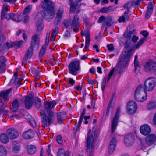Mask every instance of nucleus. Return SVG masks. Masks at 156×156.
I'll return each mask as SVG.
<instances>
[{
  "label": "nucleus",
  "instance_id": "e2e57ef3",
  "mask_svg": "<svg viewBox=\"0 0 156 156\" xmlns=\"http://www.w3.org/2000/svg\"><path fill=\"white\" fill-rule=\"evenodd\" d=\"M64 37L66 38H68L70 37V34L69 31H67L64 34Z\"/></svg>",
  "mask_w": 156,
  "mask_h": 156
},
{
  "label": "nucleus",
  "instance_id": "ea45409f",
  "mask_svg": "<svg viewBox=\"0 0 156 156\" xmlns=\"http://www.w3.org/2000/svg\"><path fill=\"white\" fill-rule=\"evenodd\" d=\"M46 48V45H43L42 46L39 54V56L40 58H41L43 56L45 53Z\"/></svg>",
  "mask_w": 156,
  "mask_h": 156
},
{
  "label": "nucleus",
  "instance_id": "7ed1b4c3",
  "mask_svg": "<svg viewBox=\"0 0 156 156\" xmlns=\"http://www.w3.org/2000/svg\"><path fill=\"white\" fill-rule=\"evenodd\" d=\"M97 130V127L94 126L92 132L91 133V130H88L87 137L86 145L87 151L89 154L92 153L94 151L95 142L97 139V136H95V132Z\"/></svg>",
  "mask_w": 156,
  "mask_h": 156
},
{
  "label": "nucleus",
  "instance_id": "4468645a",
  "mask_svg": "<svg viewBox=\"0 0 156 156\" xmlns=\"http://www.w3.org/2000/svg\"><path fill=\"white\" fill-rule=\"evenodd\" d=\"M64 12L62 8H59L58 9L55 21V25H57L60 23L63 17Z\"/></svg>",
  "mask_w": 156,
  "mask_h": 156
},
{
  "label": "nucleus",
  "instance_id": "473e14b6",
  "mask_svg": "<svg viewBox=\"0 0 156 156\" xmlns=\"http://www.w3.org/2000/svg\"><path fill=\"white\" fill-rule=\"evenodd\" d=\"M8 10L9 9L8 7V5L7 3H5L3 5L1 12V19L3 20L5 18V14H6V13Z\"/></svg>",
  "mask_w": 156,
  "mask_h": 156
},
{
  "label": "nucleus",
  "instance_id": "13d9d810",
  "mask_svg": "<svg viewBox=\"0 0 156 156\" xmlns=\"http://www.w3.org/2000/svg\"><path fill=\"white\" fill-rule=\"evenodd\" d=\"M106 18L103 16H101L98 19V22L99 23H101L102 22H104L105 21Z\"/></svg>",
  "mask_w": 156,
  "mask_h": 156
},
{
  "label": "nucleus",
  "instance_id": "b1692460",
  "mask_svg": "<svg viewBox=\"0 0 156 156\" xmlns=\"http://www.w3.org/2000/svg\"><path fill=\"white\" fill-rule=\"evenodd\" d=\"M25 97V107L27 109H29L32 107L33 102V98L29 96H26Z\"/></svg>",
  "mask_w": 156,
  "mask_h": 156
},
{
  "label": "nucleus",
  "instance_id": "de8ad7c7",
  "mask_svg": "<svg viewBox=\"0 0 156 156\" xmlns=\"http://www.w3.org/2000/svg\"><path fill=\"white\" fill-rule=\"evenodd\" d=\"M20 146L19 145L15 146L12 148V151L15 153H17L20 150Z\"/></svg>",
  "mask_w": 156,
  "mask_h": 156
},
{
  "label": "nucleus",
  "instance_id": "cd10ccee",
  "mask_svg": "<svg viewBox=\"0 0 156 156\" xmlns=\"http://www.w3.org/2000/svg\"><path fill=\"white\" fill-rule=\"evenodd\" d=\"M27 151L28 154L33 155L37 151L36 147L32 145H30L27 146Z\"/></svg>",
  "mask_w": 156,
  "mask_h": 156
},
{
  "label": "nucleus",
  "instance_id": "f257e3e1",
  "mask_svg": "<svg viewBox=\"0 0 156 156\" xmlns=\"http://www.w3.org/2000/svg\"><path fill=\"white\" fill-rule=\"evenodd\" d=\"M146 38L143 37L140 39L138 43L134 46L133 48H129L127 51L123 52L120 56L115 68H113L109 72L107 79L104 78L101 84V89L104 90L106 82L108 83L111 77L115 75L114 73L115 69L119 74H122L125 71V69L128 65L130 57L132 54L134 49H139L142 45Z\"/></svg>",
  "mask_w": 156,
  "mask_h": 156
},
{
  "label": "nucleus",
  "instance_id": "2eb2a0df",
  "mask_svg": "<svg viewBox=\"0 0 156 156\" xmlns=\"http://www.w3.org/2000/svg\"><path fill=\"white\" fill-rule=\"evenodd\" d=\"M134 136L132 133H129L125 136L124 141L126 145L129 146L131 145L134 140Z\"/></svg>",
  "mask_w": 156,
  "mask_h": 156
},
{
  "label": "nucleus",
  "instance_id": "4be33fe9",
  "mask_svg": "<svg viewBox=\"0 0 156 156\" xmlns=\"http://www.w3.org/2000/svg\"><path fill=\"white\" fill-rule=\"evenodd\" d=\"M56 104L55 101H46L44 102V109L47 112L50 111V110L53 108Z\"/></svg>",
  "mask_w": 156,
  "mask_h": 156
},
{
  "label": "nucleus",
  "instance_id": "79ce46f5",
  "mask_svg": "<svg viewBox=\"0 0 156 156\" xmlns=\"http://www.w3.org/2000/svg\"><path fill=\"white\" fill-rule=\"evenodd\" d=\"M83 117L80 116L79 121V123L78 124L77 126V127H75L74 128V130H76V131H75V132H74V133H75L77 131H80V127L81 125L82 121L83 120Z\"/></svg>",
  "mask_w": 156,
  "mask_h": 156
},
{
  "label": "nucleus",
  "instance_id": "680f3d73",
  "mask_svg": "<svg viewBox=\"0 0 156 156\" xmlns=\"http://www.w3.org/2000/svg\"><path fill=\"white\" fill-rule=\"evenodd\" d=\"M68 83L72 86H73L75 83V81L72 78H69Z\"/></svg>",
  "mask_w": 156,
  "mask_h": 156
},
{
  "label": "nucleus",
  "instance_id": "4d7b16f0",
  "mask_svg": "<svg viewBox=\"0 0 156 156\" xmlns=\"http://www.w3.org/2000/svg\"><path fill=\"white\" fill-rule=\"evenodd\" d=\"M143 0H133L132 4L134 5H138Z\"/></svg>",
  "mask_w": 156,
  "mask_h": 156
},
{
  "label": "nucleus",
  "instance_id": "603ef678",
  "mask_svg": "<svg viewBox=\"0 0 156 156\" xmlns=\"http://www.w3.org/2000/svg\"><path fill=\"white\" fill-rule=\"evenodd\" d=\"M15 18H16V20L15 21L18 22L21 21L22 19L21 16L16 14Z\"/></svg>",
  "mask_w": 156,
  "mask_h": 156
},
{
  "label": "nucleus",
  "instance_id": "3c124183",
  "mask_svg": "<svg viewBox=\"0 0 156 156\" xmlns=\"http://www.w3.org/2000/svg\"><path fill=\"white\" fill-rule=\"evenodd\" d=\"M6 45L7 48L8 50L10 48L14 47V44H13V42H6Z\"/></svg>",
  "mask_w": 156,
  "mask_h": 156
},
{
  "label": "nucleus",
  "instance_id": "a19ab883",
  "mask_svg": "<svg viewBox=\"0 0 156 156\" xmlns=\"http://www.w3.org/2000/svg\"><path fill=\"white\" fill-rule=\"evenodd\" d=\"M7 151L3 146L0 145V156H6Z\"/></svg>",
  "mask_w": 156,
  "mask_h": 156
},
{
  "label": "nucleus",
  "instance_id": "e433bc0d",
  "mask_svg": "<svg viewBox=\"0 0 156 156\" xmlns=\"http://www.w3.org/2000/svg\"><path fill=\"white\" fill-rule=\"evenodd\" d=\"M19 107V103L17 99L15 100L12 104L11 110L12 112H15L18 109Z\"/></svg>",
  "mask_w": 156,
  "mask_h": 156
},
{
  "label": "nucleus",
  "instance_id": "f8f14e48",
  "mask_svg": "<svg viewBox=\"0 0 156 156\" xmlns=\"http://www.w3.org/2000/svg\"><path fill=\"white\" fill-rule=\"evenodd\" d=\"M71 28L76 33L79 31L80 25L79 22V17L78 15H75L70 25Z\"/></svg>",
  "mask_w": 156,
  "mask_h": 156
},
{
  "label": "nucleus",
  "instance_id": "393cba45",
  "mask_svg": "<svg viewBox=\"0 0 156 156\" xmlns=\"http://www.w3.org/2000/svg\"><path fill=\"white\" fill-rule=\"evenodd\" d=\"M114 20L111 16H109L106 18L105 21L103 23V27H109L114 23Z\"/></svg>",
  "mask_w": 156,
  "mask_h": 156
},
{
  "label": "nucleus",
  "instance_id": "49530a36",
  "mask_svg": "<svg viewBox=\"0 0 156 156\" xmlns=\"http://www.w3.org/2000/svg\"><path fill=\"white\" fill-rule=\"evenodd\" d=\"M133 32L129 31V32L126 31L124 33V37L127 39H130Z\"/></svg>",
  "mask_w": 156,
  "mask_h": 156
},
{
  "label": "nucleus",
  "instance_id": "052dcab7",
  "mask_svg": "<svg viewBox=\"0 0 156 156\" xmlns=\"http://www.w3.org/2000/svg\"><path fill=\"white\" fill-rule=\"evenodd\" d=\"M87 80L89 84H93L97 82V81L96 80H92L90 79H88Z\"/></svg>",
  "mask_w": 156,
  "mask_h": 156
},
{
  "label": "nucleus",
  "instance_id": "9d476101",
  "mask_svg": "<svg viewBox=\"0 0 156 156\" xmlns=\"http://www.w3.org/2000/svg\"><path fill=\"white\" fill-rule=\"evenodd\" d=\"M120 112V108L119 107L117 108L115 114L112 121L111 132L112 135L114 134V131L116 129L117 124L119 120V115Z\"/></svg>",
  "mask_w": 156,
  "mask_h": 156
},
{
  "label": "nucleus",
  "instance_id": "4c0bfd02",
  "mask_svg": "<svg viewBox=\"0 0 156 156\" xmlns=\"http://www.w3.org/2000/svg\"><path fill=\"white\" fill-rule=\"evenodd\" d=\"M41 100L38 97H36L34 99V104L35 107L37 109L39 108L41 105Z\"/></svg>",
  "mask_w": 156,
  "mask_h": 156
},
{
  "label": "nucleus",
  "instance_id": "6ab92c4d",
  "mask_svg": "<svg viewBox=\"0 0 156 156\" xmlns=\"http://www.w3.org/2000/svg\"><path fill=\"white\" fill-rule=\"evenodd\" d=\"M141 133L144 136L148 135L151 132V129L150 127L147 124L142 125L140 128Z\"/></svg>",
  "mask_w": 156,
  "mask_h": 156
},
{
  "label": "nucleus",
  "instance_id": "bb28decb",
  "mask_svg": "<svg viewBox=\"0 0 156 156\" xmlns=\"http://www.w3.org/2000/svg\"><path fill=\"white\" fill-rule=\"evenodd\" d=\"M81 34L82 35H84L86 37V44L85 46V48L86 49L88 48L89 47L90 41V34L88 32L85 33L84 34L83 32L82 31L81 32Z\"/></svg>",
  "mask_w": 156,
  "mask_h": 156
},
{
  "label": "nucleus",
  "instance_id": "20e7f679",
  "mask_svg": "<svg viewBox=\"0 0 156 156\" xmlns=\"http://www.w3.org/2000/svg\"><path fill=\"white\" fill-rule=\"evenodd\" d=\"M40 112L41 114V120L42 126L44 127L48 126L52 124L54 121V114L51 111L47 112L48 115L44 113L43 109H41Z\"/></svg>",
  "mask_w": 156,
  "mask_h": 156
},
{
  "label": "nucleus",
  "instance_id": "c756f323",
  "mask_svg": "<svg viewBox=\"0 0 156 156\" xmlns=\"http://www.w3.org/2000/svg\"><path fill=\"white\" fill-rule=\"evenodd\" d=\"M66 114L64 112H61L58 113L57 114L58 121L59 123H62V121L66 117Z\"/></svg>",
  "mask_w": 156,
  "mask_h": 156
},
{
  "label": "nucleus",
  "instance_id": "864d4df0",
  "mask_svg": "<svg viewBox=\"0 0 156 156\" xmlns=\"http://www.w3.org/2000/svg\"><path fill=\"white\" fill-rule=\"evenodd\" d=\"M6 66V65L0 64V73H2L4 72Z\"/></svg>",
  "mask_w": 156,
  "mask_h": 156
},
{
  "label": "nucleus",
  "instance_id": "2f4dec72",
  "mask_svg": "<svg viewBox=\"0 0 156 156\" xmlns=\"http://www.w3.org/2000/svg\"><path fill=\"white\" fill-rule=\"evenodd\" d=\"M0 141L3 143H7L9 141V137L6 134L2 133L0 135Z\"/></svg>",
  "mask_w": 156,
  "mask_h": 156
},
{
  "label": "nucleus",
  "instance_id": "774afa93",
  "mask_svg": "<svg viewBox=\"0 0 156 156\" xmlns=\"http://www.w3.org/2000/svg\"><path fill=\"white\" fill-rule=\"evenodd\" d=\"M15 14L13 13L10 14V19L15 21L16 20V18H15Z\"/></svg>",
  "mask_w": 156,
  "mask_h": 156
},
{
  "label": "nucleus",
  "instance_id": "bf43d9fd",
  "mask_svg": "<svg viewBox=\"0 0 156 156\" xmlns=\"http://www.w3.org/2000/svg\"><path fill=\"white\" fill-rule=\"evenodd\" d=\"M24 16L23 22L24 23H27L29 20V16L28 15H23Z\"/></svg>",
  "mask_w": 156,
  "mask_h": 156
},
{
  "label": "nucleus",
  "instance_id": "72a5a7b5",
  "mask_svg": "<svg viewBox=\"0 0 156 156\" xmlns=\"http://www.w3.org/2000/svg\"><path fill=\"white\" fill-rule=\"evenodd\" d=\"M138 58V56L137 55H136L135 56L134 60V61L135 70L136 72H139L140 69L139 62L137 60Z\"/></svg>",
  "mask_w": 156,
  "mask_h": 156
},
{
  "label": "nucleus",
  "instance_id": "6e6552de",
  "mask_svg": "<svg viewBox=\"0 0 156 156\" xmlns=\"http://www.w3.org/2000/svg\"><path fill=\"white\" fill-rule=\"evenodd\" d=\"M132 3L129 2L125 4L124 6V9H127V11L124 12V14L120 16L118 20L119 23L124 22L126 21H128L129 20V16L128 15L129 9L132 6H133Z\"/></svg>",
  "mask_w": 156,
  "mask_h": 156
},
{
  "label": "nucleus",
  "instance_id": "412c9836",
  "mask_svg": "<svg viewBox=\"0 0 156 156\" xmlns=\"http://www.w3.org/2000/svg\"><path fill=\"white\" fill-rule=\"evenodd\" d=\"M33 48L30 46L28 48L24 57H23L22 63V64H26L27 62V59L31 58L33 55Z\"/></svg>",
  "mask_w": 156,
  "mask_h": 156
},
{
  "label": "nucleus",
  "instance_id": "a211bd4d",
  "mask_svg": "<svg viewBox=\"0 0 156 156\" xmlns=\"http://www.w3.org/2000/svg\"><path fill=\"white\" fill-rule=\"evenodd\" d=\"M8 135L11 139H15L19 135V133L17 130L14 128L8 129L6 132Z\"/></svg>",
  "mask_w": 156,
  "mask_h": 156
},
{
  "label": "nucleus",
  "instance_id": "8fccbe9b",
  "mask_svg": "<svg viewBox=\"0 0 156 156\" xmlns=\"http://www.w3.org/2000/svg\"><path fill=\"white\" fill-rule=\"evenodd\" d=\"M92 101L91 102V106L92 108L94 109V105L95 104V102L97 100L96 98L95 97V95H93V96L92 97Z\"/></svg>",
  "mask_w": 156,
  "mask_h": 156
},
{
  "label": "nucleus",
  "instance_id": "39448f33",
  "mask_svg": "<svg viewBox=\"0 0 156 156\" xmlns=\"http://www.w3.org/2000/svg\"><path fill=\"white\" fill-rule=\"evenodd\" d=\"M147 93L143 85L140 84L136 89L134 93V98L139 102H144L146 99Z\"/></svg>",
  "mask_w": 156,
  "mask_h": 156
},
{
  "label": "nucleus",
  "instance_id": "0e129e2a",
  "mask_svg": "<svg viewBox=\"0 0 156 156\" xmlns=\"http://www.w3.org/2000/svg\"><path fill=\"white\" fill-rule=\"evenodd\" d=\"M138 39L139 38L138 37L134 35L133 36L132 38V41L134 43H136L137 42V41L138 40Z\"/></svg>",
  "mask_w": 156,
  "mask_h": 156
},
{
  "label": "nucleus",
  "instance_id": "1a4fd4ad",
  "mask_svg": "<svg viewBox=\"0 0 156 156\" xmlns=\"http://www.w3.org/2000/svg\"><path fill=\"white\" fill-rule=\"evenodd\" d=\"M145 143H141L142 147L146 148L148 146H151L156 142V136L154 134H150L147 135L145 140Z\"/></svg>",
  "mask_w": 156,
  "mask_h": 156
},
{
  "label": "nucleus",
  "instance_id": "a18cd8bd",
  "mask_svg": "<svg viewBox=\"0 0 156 156\" xmlns=\"http://www.w3.org/2000/svg\"><path fill=\"white\" fill-rule=\"evenodd\" d=\"M24 43V42L23 40L16 41L13 42V44H14V46H16L19 47H20Z\"/></svg>",
  "mask_w": 156,
  "mask_h": 156
},
{
  "label": "nucleus",
  "instance_id": "5fc2aeb1",
  "mask_svg": "<svg viewBox=\"0 0 156 156\" xmlns=\"http://www.w3.org/2000/svg\"><path fill=\"white\" fill-rule=\"evenodd\" d=\"M71 20L70 19H68L65 20L63 23L65 27L67 28L70 24Z\"/></svg>",
  "mask_w": 156,
  "mask_h": 156
},
{
  "label": "nucleus",
  "instance_id": "69168bd1",
  "mask_svg": "<svg viewBox=\"0 0 156 156\" xmlns=\"http://www.w3.org/2000/svg\"><path fill=\"white\" fill-rule=\"evenodd\" d=\"M30 123L32 126L34 128L36 126V123L35 120L34 119L31 120L30 121Z\"/></svg>",
  "mask_w": 156,
  "mask_h": 156
},
{
  "label": "nucleus",
  "instance_id": "f3484780",
  "mask_svg": "<svg viewBox=\"0 0 156 156\" xmlns=\"http://www.w3.org/2000/svg\"><path fill=\"white\" fill-rule=\"evenodd\" d=\"M34 132L33 130L31 129H29L23 133L22 136L24 139H30L34 137Z\"/></svg>",
  "mask_w": 156,
  "mask_h": 156
},
{
  "label": "nucleus",
  "instance_id": "aec40b11",
  "mask_svg": "<svg viewBox=\"0 0 156 156\" xmlns=\"http://www.w3.org/2000/svg\"><path fill=\"white\" fill-rule=\"evenodd\" d=\"M154 4L153 2H149L147 8V11L145 15V18L147 19L151 16L153 10Z\"/></svg>",
  "mask_w": 156,
  "mask_h": 156
},
{
  "label": "nucleus",
  "instance_id": "338daca9",
  "mask_svg": "<svg viewBox=\"0 0 156 156\" xmlns=\"http://www.w3.org/2000/svg\"><path fill=\"white\" fill-rule=\"evenodd\" d=\"M140 34L145 37H147L149 34L148 32L146 31H143L140 32Z\"/></svg>",
  "mask_w": 156,
  "mask_h": 156
},
{
  "label": "nucleus",
  "instance_id": "09e8293b",
  "mask_svg": "<svg viewBox=\"0 0 156 156\" xmlns=\"http://www.w3.org/2000/svg\"><path fill=\"white\" fill-rule=\"evenodd\" d=\"M56 140L57 142L60 144H61L63 143V140L61 136L58 135V136L56 138Z\"/></svg>",
  "mask_w": 156,
  "mask_h": 156
},
{
  "label": "nucleus",
  "instance_id": "7c9ffc66",
  "mask_svg": "<svg viewBox=\"0 0 156 156\" xmlns=\"http://www.w3.org/2000/svg\"><path fill=\"white\" fill-rule=\"evenodd\" d=\"M114 10L112 8V6H110L108 7H103L99 11H98V12L102 13H107Z\"/></svg>",
  "mask_w": 156,
  "mask_h": 156
},
{
  "label": "nucleus",
  "instance_id": "ddd939ff",
  "mask_svg": "<svg viewBox=\"0 0 156 156\" xmlns=\"http://www.w3.org/2000/svg\"><path fill=\"white\" fill-rule=\"evenodd\" d=\"M137 108V104L133 101H130L127 104V109L128 113L129 114H134L136 112Z\"/></svg>",
  "mask_w": 156,
  "mask_h": 156
},
{
  "label": "nucleus",
  "instance_id": "a878e982",
  "mask_svg": "<svg viewBox=\"0 0 156 156\" xmlns=\"http://www.w3.org/2000/svg\"><path fill=\"white\" fill-rule=\"evenodd\" d=\"M12 89L9 88L5 91L1 92L0 93L1 99L4 100H6L9 98L8 96L9 93L11 92Z\"/></svg>",
  "mask_w": 156,
  "mask_h": 156
},
{
  "label": "nucleus",
  "instance_id": "9b49d317",
  "mask_svg": "<svg viewBox=\"0 0 156 156\" xmlns=\"http://www.w3.org/2000/svg\"><path fill=\"white\" fill-rule=\"evenodd\" d=\"M144 69L146 71L152 72L155 74V71H156V62L153 60L147 61L144 66Z\"/></svg>",
  "mask_w": 156,
  "mask_h": 156
},
{
  "label": "nucleus",
  "instance_id": "f704fd0d",
  "mask_svg": "<svg viewBox=\"0 0 156 156\" xmlns=\"http://www.w3.org/2000/svg\"><path fill=\"white\" fill-rule=\"evenodd\" d=\"M81 6V4L79 2L73 3L71 4L70 8V12L73 13L76 9Z\"/></svg>",
  "mask_w": 156,
  "mask_h": 156
},
{
  "label": "nucleus",
  "instance_id": "c85d7f7f",
  "mask_svg": "<svg viewBox=\"0 0 156 156\" xmlns=\"http://www.w3.org/2000/svg\"><path fill=\"white\" fill-rule=\"evenodd\" d=\"M115 93L113 94L112 97V98L109 102L108 107L107 108L106 112V115L107 116L109 115L110 111L112 109L113 107V105L112 103L113 102L114 98L115 97Z\"/></svg>",
  "mask_w": 156,
  "mask_h": 156
},
{
  "label": "nucleus",
  "instance_id": "5701e85b",
  "mask_svg": "<svg viewBox=\"0 0 156 156\" xmlns=\"http://www.w3.org/2000/svg\"><path fill=\"white\" fill-rule=\"evenodd\" d=\"M116 145V140L115 138L113 137L111 140L108 148V153L111 154L115 149Z\"/></svg>",
  "mask_w": 156,
  "mask_h": 156
},
{
  "label": "nucleus",
  "instance_id": "37998d69",
  "mask_svg": "<svg viewBox=\"0 0 156 156\" xmlns=\"http://www.w3.org/2000/svg\"><path fill=\"white\" fill-rule=\"evenodd\" d=\"M156 106V104L155 102L150 101L148 104L147 107L149 110L154 108Z\"/></svg>",
  "mask_w": 156,
  "mask_h": 156
},
{
  "label": "nucleus",
  "instance_id": "0eeeda50",
  "mask_svg": "<svg viewBox=\"0 0 156 156\" xmlns=\"http://www.w3.org/2000/svg\"><path fill=\"white\" fill-rule=\"evenodd\" d=\"M156 85V78L149 77L146 80L144 83V90L152 91Z\"/></svg>",
  "mask_w": 156,
  "mask_h": 156
},
{
  "label": "nucleus",
  "instance_id": "dca6fc26",
  "mask_svg": "<svg viewBox=\"0 0 156 156\" xmlns=\"http://www.w3.org/2000/svg\"><path fill=\"white\" fill-rule=\"evenodd\" d=\"M40 38L39 36L35 34L32 37L30 47L37 48L39 44Z\"/></svg>",
  "mask_w": 156,
  "mask_h": 156
},
{
  "label": "nucleus",
  "instance_id": "c03bdc74",
  "mask_svg": "<svg viewBox=\"0 0 156 156\" xmlns=\"http://www.w3.org/2000/svg\"><path fill=\"white\" fill-rule=\"evenodd\" d=\"M7 60V59L5 56L0 55V64L6 65Z\"/></svg>",
  "mask_w": 156,
  "mask_h": 156
},
{
  "label": "nucleus",
  "instance_id": "423d86ee",
  "mask_svg": "<svg viewBox=\"0 0 156 156\" xmlns=\"http://www.w3.org/2000/svg\"><path fill=\"white\" fill-rule=\"evenodd\" d=\"M80 62L75 60L71 62L68 66L69 73L73 75H76L78 73V71L80 69Z\"/></svg>",
  "mask_w": 156,
  "mask_h": 156
},
{
  "label": "nucleus",
  "instance_id": "58836bf2",
  "mask_svg": "<svg viewBox=\"0 0 156 156\" xmlns=\"http://www.w3.org/2000/svg\"><path fill=\"white\" fill-rule=\"evenodd\" d=\"M32 8V5H29L27 6L24 9L23 12V15H28L30 12Z\"/></svg>",
  "mask_w": 156,
  "mask_h": 156
},
{
  "label": "nucleus",
  "instance_id": "f03ea898",
  "mask_svg": "<svg viewBox=\"0 0 156 156\" xmlns=\"http://www.w3.org/2000/svg\"><path fill=\"white\" fill-rule=\"evenodd\" d=\"M41 5L42 8L46 11V13L43 11H41L39 12L37 16L40 18L39 22H37V25L38 30L42 29L44 27V25L42 23V19L45 18L48 21L49 20L53 18L55 13L54 11L55 3L51 0H44L42 1Z\"/></svg>",
  "mask_w": 156,
  "mask_h": 156
},
{
  "label": "nucleus",
  "instance_id": "6e6d98bb",
  "mask_svg": "<svg viewBox=\"0 0 156 156\" xmlns=\"http://www.w3.org/2000/svg\"><path fill=\"white\" fill-rule=\"evenodd\" d=\"M131 44V42H130L129 40H127L125 42V48L127 49L128 48L130 45Z\"/></svg>",
  "mask_w": 156,
  "mask_h": 156
},
{
  "label": "nucleus",
  "instance_id": "c9c22d12",
  "mask_svg": "<svg viewBox=\"0 0 156 156\" xmlns=\"http://www.w3.org/2000/svg\"><path fill=\"white\" fill-rule=\"evenodd\" d=\"M71 154L70 152H66L62 148L59 149L57 153V156H68Z\"/></svg>",
  "mask_w": 156,
  "mask_h": 156
}]
</instances>
